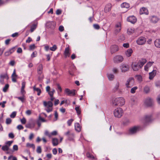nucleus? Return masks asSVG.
Instances as JSON below:
<instances>
[{
    "instance_id": "48",
    "label": "nucleus",
    "mask_w": 160,
    "mask_h": 160,
    "mask_svg": "<svg viewBox=\"0 0 160 160\" xmlns=\"http://www.w3.org/2000/svg\"><path fill=\"white\" fill-rule=\"evenodd\" d=\"M119 85V83L118 82H117L114 88V89L115 91H117L118 89Z\"/></svg>"
},
{
    "instance_id": "13",
    "label": "nucleus",
    "mask_w": 160,
    "mask_h": 160,
    "mask_svg": "<svg viewBox=\"0 0 160 160\" xmlns=\"http://www.w3.org/2000/svg\"><path fill=\"white\" fill-rule=\"evenodd\" d=\"M145 103L148 106H151L153 103V100L151 98H148L145 100Z\"/></svg>"
},
{
    "instance_id": "64",
    "label": "nucleus",
    "mask_w": 160,
    "mask_h": 160,
    "mask_svg": "<svg viewBox=\"0 0 160 160\" xmlns=\"http://www.w3.org/2000/svg\"><path fill=\"white\" fill-rule=\"evenodd\" d=\"M8 136L9 138H13L14 137V134L12 132L10 133L9 134Z\"/></svg>"
},
{
    "instance_id": "41",
    "label": "nucleus",
    "mask_w": 160,
    "mask_h": 160,
    "mask_svg": "<svg viewBox=\"0 0 160 160\" xmlns=\"http://www.w3.org/2000/svg\"><path fill=\"white\" fill-rule=\"evenodd\" d=\"M57 46L55 45H54L52 47L50 48V49L52 51H55L57 49Z\"/></svg>"
},
{
    "instance_id": "26",
    "label": "nucleus",
    "mask_w": 160,
    "mask_h": 160,
    "mask_svg": "<svg viewBox=\"0 0 160 160\" xmlns=\"http://www.w3.org/2000/svg\"><path fill=\"white\" fill-rule=\"evenodd\" d=\"M155 46L158 48H160V39H157L154 41Z\"/></svg>"
},
{
    "instance_id": "59",
    "label": "nucleus",
    "mask_w": 160,
    "mask_h": 160,
    "mask_svg": "<svg viewBox=\"0 0 160 160\" xmlns=\"http://www.w3.org/2000/svg\"><path fill=\"white\" fill-rule=\"evenodd\" d=\"M18 33L17 32H15V33L12 34V35L11 36L12 37L14 38V37H18Z\"/></svg>"
},
{
    "instance_id": "57",
    "label": "nucleus",
    "mask_w": 160,
    "mask_h": 160,
    "mask_svg": "<svg viewBox=\"0 0 160 160\" xmlns=\"http://www.w3.org/2000/svg\"><path fill=\"white\" fill-rule=\"evenodd\" d=\"M25 85H26L25 82L24 81H23L22 82L21 88H24V89L25 87Z\"/></svg>"
},
{
    "instance_id": "7",
    "label": "nucleus",
    "mask_w": 160,
    "mask_h": 160,
    "mask_svg": "<svg viewBox=\"0 0 160 160\" xmlns=\"http://www.w3.org/2000/svg\"><path fill=\"white\" fill-rule=\"evenodd\" d=\"M131 66L132 69L135 71H137L141 68L138 62H132Z\"/></svg>"
},
{
    "instance_id": "12",
    "label": "nucleus",
    "mask_w": 160,
    "mask_h": 160,
    "mask_svg": "<svg viewBox=\"0 0 160 160\" xmlns=\"http://www.w3.org/2000/svg\"><path fill=\"white\" fill-rule=\"evenodd\" d=\"M110 50L111 53L112 54L118 51V48L116 45H113L111 47Z\"/></svg>"
},
{
    "instance_id": "5",
    "label": "nucleus",
    "mask_w": 160,
    "mask_h": 160,
    "mask_svg": "<svg viewBox=\"0 0 160 160\" xmlns=\"http://www.w3.org/2000/svg\"><path fill=\"white\" fill-rule=\"evenodd\" d=\"M152 120L151 116L150 115H146L142 119V122L145 125L150 122Z\"/></svg>"
},
{
    "instance_id": "51",
    "label": "nucleus",
    "mask_w": 160,
    "mask_h": 160,
    "mask_svg": "<svg viewBox=\"0 0 160 160\" xmlns=\"http://www.w3.org/2000/svg\"><path fill=\"white\" fill-rule=\"evenodd\" d=\"M12 120L10 118H8L6 120V123L7 124H9L11 123Z\"/></svg>"
},
{
    "instance_id": "35",
    "label": "nucleus",
    "mask_w": 160,
    "mask_h": 160,
    "mask_svg": "<svg viewBox=\"0 0 160 160\" xmlns=\"http://www.w3.org/2000/svg\"><path fill=\"white\" fill-rule=\"evenodd\" d=\"M130 121L129 119L127 118H125L122 122V123L124 125H126L129 123Z\"/></svg>"
},
{
    "instance_id": "8",
    "label": "nucleus",
    "mask_w": 160,
    "mask_h": 160,
    "mask_svg": "<svg viewBox=\"0 0 160 160\" xmlns=\"http://www.w3.org/2000/svg\"><path fill=\"white\" fill-rule=\"evenodd\" d=\"M123 57L120 55L116 56L113 58L114 62L116 63L121 62L123 61Z\"/></svg>"
},
{
    "instance_id": "46",
    "label": "nucleus",
    "mask_w": 160,
    "mask_h": 160,
    "mask_svg": "<svg viewBox=\"0 0 160 160\" xmlns=\"http://www.w3.org/2000/svg\"><path fill=\"white\" fill-rule=\"evenodd\" d=\"M12 142L13 141H8L6 142V145L8 146V147L9 148V147L11 146Z\"/></svg>"
},
{
    "instance_id": "22",
    "label": "nucleus",
    "mask_w": 160,
    "mask_h": 160,
    "mask_svg": "<svg viewBox=\"0 0 160 160\" xmlns=\"http://www.w3.org/2000/svg\"><path fill=\"white\" fill-rule=\"evenodd\" d=\"M111 6L110 4L107 5L104 8L105 12H109L111 10Z\"/></svg>"
},
{
    "instance_id": "47",
    "label": "nucleus",
    "mask_w": 160,
    "mask_h": 160,
    "mask_svg": "<svg viewBox=\"0 0 160 160\" xmlns=\"http://www.w3.org/2000/svg\"><path fill=\"white\" fill-rule=\"evenodd\" d=\"M37 152L38 153H40L42 152V149L40 146H38L37 149Z\"/></svg>"
},
{
    "instance_id": "58",
    "label": "nucleus",
    "mask_w": 160,
    "mask_h": 160,
    "mask_svg": "<svg viewBox=\"0 0 160 160\" xmlns=\"http://www.w3.org/2000/svg\"><path fill=\"white\" fill-rule=\"evenodd\" d=\"M21 122L22 124H25L26 122V119L25 118H23L21 119Z\"/></svg>"
},
{
    "instance_id": "61",
    "label": "nucleus",
    "mask_w": 160,
    "mask_h": 160,
    "mask_svg": "<svg viewBox=\"0 0 160 160\" xmlns=\"http://www.w3.org/2000/svg\"><path fill=\"white\" fill-rule=\"evenodd\" d=\"M15 64V62L14 60H12L10 62H9V64L12 66H13Z\"/></svg>"
},
{
    "instance_id": "4",
    "label": "nucleus",
    "mask_w": 160,
    "mask_h": 160,
    "mask_svg": "<svg viewBox=\"0 0 160 160\" xmlns=\"http://www.w3.org/2000/svg\"><path fill=\"white\" fill-rule=\"evenodd\" d=\"M134 83V80L132 78H130L127 79L125 83L126 87L127 88H131Z\"/></svg>"
},
{
    "instance_id": "14",
    "label": "nucleus",
    "mask_w": 160,
    "mask_h": 160,
    "mask_svg": "<svg viewBox=\"0 0 160 160\" xmlns=\"http://www.w3.org/2000/svg\"><path fill=\"white\" fill-rule=\"evenodd\" d=\"M154 63V62H148L147 64L144 66V69L145 71H148V69L149 68H150L151 66L152 65L153 63Z\"/></svg>"
},
{
    "instance_id": "23",
    "label": "nucleus",
    "mask_w": 160,
    "mask_h": 160,
    "mask_svg": "<svg viewBox=\"0 0 160 160\" xmlns=\"http://www.w3.org/2000/svg\"><path fill=\"white\" fill-rule=\"evenodd\" d=\"M148 10L147 9L144 8H141L140 10V14H147Z\"/></svg>"
},
{
    "instance_id": "29",
    "label": "nucleus",
    "mask_w": 160,
    "mask_h": 160,
    "mask_svg": "<svg viewBox=\"0 0 160 160\" xmlns=\"http://www.w3.org/2000/svg\"><path fill=\"white\" fill-rule=\"evenodd\" d=\"M134 29L133 28H129L127 29V32L128 34H131L134 32Z\"/></svg>"
},
{
    "instance_id": "17",
    "label": "nucleus",
    "mask_w": 160,
    "mask_h": 160,
    "mask_svg": "<svg viewBox=\"0 0 160 160\" xmlns=\"http://www.w3.org/2000/svg\"><path fill=\"white\" fill-rule=\"evenodd\" d=\"M64 134L65 135L67 136L69 138V139L70 140H72V138H70V137L71 136L73 137L74 136V133H71L70 131L69 130H68V132L65 133Z\"/></svg>"
},
{
    "instance_id": "60",
    "label": "nucleus",
    "mask_w": 160,
    "mask_h": 160,
    "mask_svg": "<svg viewBox=\"0 0 160 160\" xmlns=\"http://www.w3.org/2000/svg\"><path fill=\"white\" fill-rule=\"evenodd\" d=\"M112 71L113 72L115 73H118V69L115 68H113Z\"/></svg>"
},
{
    "instance_id": "50",
    "label": "nucleus",
    "mask_w": 160,
    "mask_h": 160,
    "mask_svg": "<svg viewBox=\"0 0 160 160\" xmlns=\"http://www.w3.org/2000/svg\"><path fill=\"white\" fill-rule=\"evenodd\" d=\"M73 119H71L67 121V123L69 126H70L71 125V124L72 122L73 121Z\"/></svg>"
},
{
    "instance_id": "30",
    "label": "nucleus",
    "mask_w": 160,
    "mask_h": 160,
    "mask_svg": "<svg viewBox=\"0 0 160 160\" xmlns=\"http://www.w3.org/2000/svg\"><path fill=\"white\" fill-rule=\"evenodd\" d=\"M121 6L122 8H128L129 7V5L126 2H123L121 4Z\"/></svg>"
},
{
    "instance_id": "34",
    "label": "nucleus",
    "mask_w": 160,
    "mask_h": 160,
    "mask_svg": "<svg viewBox=\"0 0 160 160\" xmlns=\"http://www.w3.org/2000/svg\"><path fill=\"white\" fill-rule=\"evenodd\" d=\"M144 91L145 93H148L150 91L149 88L147 86H145L144 88Z\"/></svg>"
},
{
    "instance_id": "45",
    "label": "nucleus",
    "mask_w": 160,
    "mask_h": 160,
    "mask_svg": "<svg viewBox=\"0 0 160 160\" xmlns=\"http://www.w3.org/2000/svg\"><path fill=\"white\" fill-rule=\"evenodd\" d=\"M7 77L8 75L6 73L4 74H1L0 75V78L4 79V78H6Z\"/></svg>"
},
{
    "instance_id": "37",
    "label": "nucleus",
    "mask_w": 160,
    "mask_h": 160,
    "mask_svg": "<svg viewBox=\"0 0 160 160\" xmlns=\"http://www.w3.org/2000/svg\"><path fill=\"white\" fill-rule=\"evenodd\" d=\"M138 87L135 86L132 88L131 90V92L132 93H134L135 92L136 90L138 89Z\"/></svg>"
},
{
    "instance_id": "10",
    "label": "nucleus",
    "mask_w": 160,
    "mask_h": 160,
    "mask_svg": "<svg viewBox=\"0 0 160 160\" xmlns=\"http://www.w3.org/2000/svg\"><path fill=\"white\" fill-rule=\"evenodd\" d=\"M127 20L128 21L134 24L136 22L137 19L134 16L132 15L128 17L127 18Z\"/></svg>"
},
{
    "instance_id": "18",
    "label": "nucleus",
    "mask_w": 160,
    "mask_h": 160,
    "mask_svg": "<svg viewBox=\"0 0 160 160\" xmlns=\"http://www.w3.org/2000/svg\"><path fill=\"white\" fill-rule=\"evenodd\" d=\"M159 19L157 17L152 16L151 18V21L153 23H156L158 22Z\"/></svg>"
},
{
    "instance_id": "1",
    "label": "nucleus",
    "mask_w": 160,
    "mask_h": 160,
    "mask_svg": "<svg viewBox=\"0 0 160 160\" xmlns=\"http://www.w3.org/2000/svg\"><path fill=\"white\" fill-rule=\"evenodd\" d=\"M125 103V100L122 97H119L116 98L112 101L113 106H122L124 105Z\"/></svg>"
},
{
    "instance_id": "2",
    "label": "nucleus",
    "mask_w": 160,
    "mask_h": 160,
    "mask_svg": "<svg viewBox=\"0 0 160 160\" xmlns=\"http://www.w3.org/2000/svg\"><path fill=\"white\" fill-rule=\"evenodd\" d=\"M113 113L115 117L120 118L123 115V111L121 108H118L114 110Z\"/></svg>"
},
{
    "instance_id": "54",
    "label": "nucleus",
    "mask_w": 160,
    "mask_h": 160,
    "mask_svg": "<svg viewBox=\"0 0 160 160\" xmlns=\"http://www.w3.org/2000/svg\"><path fill=\"white\" fill-rule=\"evenodd\" d=\"M16 115V112H13L10 115V117L11 118H13L15 117Z\"/></svg>"
},
{
    "instance_id": "63",
    "label": "nucleus",
    "mask_w": 160,
    "mask_h": 160,
    "mask_svg": "<svg viewBox=\"0 0 160 160\" xmlns=\"http://www.w3.org/2000/svg\"><path fill=\"white\" fill-rule=\"evenodd\" d=\"M121 29V28L116 29L115 30V31H114L115 33V34H117L118 33V32H120Z\"/></svg>"
},
{
    "instance_id": "27",
    "label": "nucleus",
    "mask_w": 160,
    "mask_h": 160,
    "mask_svg": "<svg viewBox=\"0 0 160 160\" xmlns=\"http://www.w3.org/2000/svg\"><path fill=\"white\" fill-rule=\"evenodd\" d=\"M75 128L76 130L78 132H80L81 130L80 124L78 123H77L75 124Z\"/></svg>"
},
{
    "instance_id": "20",
    "label": "nucleus",
    "mask_w": 160,
    "mask_h": 160,
    "mask_svg": "<svg viewBox=\"0 0 160 160\" xmlns=\"http://www.w3.org/2000/svg\"><path fill=\"white\" fill-rule=\"evenodd\" d=\"M52 142L53 146H56L58 144V140L57 138H53Z\"/></svg>"
},
{
    "instance_id": "28",
    "label": "nucleus",
    "mask_w": 160,
    "mask_h": 160,
    "mask_svg": "<svg viewBox=\"0 0 160 160\" xmlns=\"http://www.w3.org/2000/svg\"><path fill=\"white\" fill-rule=\"evenodd\" d=\"M33 90L35 91H36L37 92V95L38 96H39L41 92V90L40 89L38 88H37L35 86H34L33 88Z\"/></svg>"
},
{
    "instance_id": "49",
    "label": "nucleus",
    "mask_w": 160,
    "mask_h": 160,
    "mask_svg": "<svg viewBox=\"0 0 160 160\" xmlns=\"http://www.w3.org/2000/svg\"><path fill=\"white\" fill-rule=\"evenodd\" d=\"M93 27L95 29L97 30L99 29L100 28L98 24H94Z\"/></svg>"
},
{
    "instance_id": "40",
    "label": "nucleus",
    "mask_w": 160,
    "mask_h": 160,
    "mask_svg": "<svg viewBox=\"0 0 160 160\" xmlns=\"http://www.w3.org/2000/svg\"><path fill=\"white\" fill-rule=\"evenodd\" d=\"M75 110H76L78 115H79L81 113V110L80 109L79 107H77L75 108Z\"/></svg>"
},
{
    "instance_id": "31",
    "label": "nucleus",
    "mask_w": 160,
    "mask_h": 160,
    "mask_svg": "<svg viewBox=\"0 0 160 160\" xmlns=\"http://www.w3.org/2000/svg\"><path fill=\"white\" fill-rule=\"evenodd\" d=\"M107 77L108 78V79L110 81L112 80L114 78V76L112 74H108Z\"/></svg>"
},
{
    "instance_id": "36",
    "label": "nucleus",
    "mask_w": 160,
    "mask_h": 160,
    "mask_svg": "<svg viewBox=\"0 0 160 160\" xmlns=\"http://www.w3.org/2000/svg\"><path fill=\"white\" fill-rule=\"evenodd\" d=\"M2 149L4 151H8L9 150V148L8 146L5 145L2 146Z\"/></svg>"
},
{
    "instance_id": "38",
    "label": "nucleus",
    "mask_w": 160,
    "mask_h": 160,
    "mask_svg": "<svg viewBox=\"0 0 160 160\" xmlns=\"http://www.w3.org/2000/svg\"><path fill=\"white\" fill-rule=\"evenodd\" d=\"M86 156L88 158H90L92 159H94V156L93 155L91 154L89 152H87L86 153Z\"/></svg>"
},
{
    "instance_id": "44",
    "label": "nucleus",
    "mask_w": 160,
    "mask_h": 160,
    "mask_svg": "<svg viewBox=\"0 0 160 160\" xmlns=\"http://www.w3.org/2000/svg\"><path fill=\"white\" fill-rule=\"evenodd\" d=\"M55 92V90L54 89H52L51 91L49 92L48 94L49 96H52V95H53L54 93Z\"/></svg>"
},
{
    "instance_id": "25",
    "label": "nucleus",
    "mask_w": 160,
    "mask_h": 160,
    "mask_svg": "<svg viewBox=\"0 0 160 160\" xmlns=\"http://www.w3.org/2000/svg\"><path fill=\"white\" fill-rule=\"evenodd\" d=\"M35 123L33 122L29 123L26 125V127L28 128H33L35 126Z\"/></svg>"
},
{
    "instance_id": "42",
    "label": "nucleus",
    "mask_w": 160,
    "mask_h": 160,
    "mask_svg": "<svg viewBox=\"0 0 160 160\" xmlns=\"http://www.w3.org/2000/svg\"><path fill=\"white\" fill-rule=\"evenodd\" d=\"M9 85L8 84H6L4 87L3 88V91L5 92L7 91V90L9 88Z\"/></svg>"
},
{
    "instance_id": "3",
    "label": "nucleus",
    "mask_w": 160,
    "mask_h": 160,
    "mask_svg": "<svg viewBox=\"0 0 160 160\" xmlns=\"http://www.w3.org/2000/svg\"><path fill=\"white\" fill-rule=\"evenodd\" d=\"M141 129L142 128L140 126H135L129 129V133L131 134H134Z\"/></svg>"
},
{
    "instance_id": "15",
    "label": "nucleus",
    "mask_w": 160,
    "mask_h": 160,
    "mask_svg": "<svg viewBox=\"0 0 160 160\" xmlns=\"http://www.w3.org/2000/svg\"><path fill=\"white\" fill-rule=\"evenodd\" d=\"M43 104L44 106L47 107L52 108L53 106V103L50 101H49L47 102L46 101H44L43 102Z\"/></svg>"
},
{
    "instance_id": "11",
    "label": "nucleus",
    "mask_w": 160,
    "mask_h": 160,
    "mask_svg": "<svg viewBox=\"0 0 160 160\" xmlns=\"http://www.w3.org/2000/svg\"><path fill=\"white\" fill-rule=\"evenodd\" d=\"M120 68L122 72H125L129 70V67L128 64H124L121 65Z\"/></svg>"
},
{
    "instance_id": "19",
    "label": "nucleus",
    "mask_w": 160,
    "mask_h": 160,
    "mask_svg": "<svg viewBox=\"0 0 160 160\" xmlns=\"http://www.w3.org/2000/svg\"><path fill=\"white\" fill-rule=\"evenodd\" d=\"M132 53V49H128L125 52L126 56L128 57H129L131 56Z\"/></svg>"
},
{
    "instance_id": "16",
    "label": "nucleus",
    "mask_w": 160,
    "mask_h": 160,
    "mask_svg": "<svg viewBox=\"0 0 160 160\" xmlns=\"http://www.w3.org/2000/svg\"><path fill=\"white\" fill-rule=\"evenodd\" d=\"M156 70H153L152 72L149 73V78L151 80L153 78L156 74Z\"/></svg>"
},
{
    "instance_id": "62",
    "label": "nucleus",
    "mask_w": 160,
    "mask_h": 160,
    "mask_svg": "<svg viewBox=\"0 0 160 160\" xmlns=\"http://www.w3.org/2000/svg\"><path fill=\"white\" fill-rule=\"evenodd\" d=\"M53 154L54 155H56L57 153V150L56 148H54L52 150Z\"/></svg>"
},
{
    "instance_id": "43",
    "label": "nucleus",
    "mask_w": 160,
    "mask_h": 160,
    "mask_svg": "<svg viewBox=\"0 0 160 160\" xmlns=\"http://www.w3.org/2000/svg\"><path fill=\"white\" fill-rule=\"evenodd\" d=\"M17 98L19 100H20L22 102H24V100H25L24 95H22L21 97H18Z\"/></svg>"
},
{
    "instance_id": "9",
    "label": "nucleus",
    "mask_w": 160,
    "mask_h": 160,
    "mask_svg": "<svg viewBox=\"0 0 160 160\" xmlns=\"http://www.w3.org/2000/svg\"><path fill=\"white\" fill-rule=\"evenodd\" d=\"M75 90L73 89L70 90L68 88H66L65 89V92L68 96H74L75 95Z\"/></svg>"
},
{
    "instance_id": "55",
    "label": "nucleus",
    "mask_w": 160,
    "mask_h": 160,
    "mask_svg": "<svg viewBox=\"0 0 160 160\" xmlns=\"http://www.w3.org/2000/svg\"><path fill=\"white\" fill-rule=\"evenodd\" d=\"M45 110L48 112H49L52 111V108L51 107H47V108Z\"/></svg>"
},
{
    "instance_id": "33",
    "label": "nucleus",
    "mask_w": 160,
    "mask_h": 160,
    "mask_svg": "<svg viewBox=\"0 0 160 160\" xmlns=\"http://www.w3.org/2000/svg\"><path fill=\"white\" fill-rule=\"evenodd\" d=\"M136 78H137V79L138 80L139 82H141L142 80V77L140 75H136L135 76Z\"/></svg>"
},
{
    "instance_id": "6",
    "label": "nucleus",
    "mask_w": 160,
    "mask_h": 160,
    "mask_svg": "<svg viewBox=\"0 0 160 160\" xmlns=\"http://www.w3.org/2000/svg\"><path fill=\"white\" fill-rule=\"evenodd\" d=\"M146 41V38L143 37H140L136 41V42L138 45H142L145 44Z\"/></svg>"
},
{
    "instance_id": "52",
    "label": "nucleus",
    "mask_w": 160,
    "mask_h": 160,
    "mask_svg": "<svg viewBox=\"0 0 160 160\" xmlns=\"http://www.w3.org/2000/svg\"><path fill=\"white\" fill-rule=\"evenodd\" d=\"M35 44H33L32 45H31L29 46V50H33L35 49Z\"/></svg>"
},
{
    "instance_id": "53",
    "label": "nucleus",
    "mask_w": 160,
    "mask_h": 160,
    "mask_svg": "<svg viewBox=\"0 0 160 160\" xmlns=\"http://www.w3.org/2000/svg\"><path fill=\"white\" fill-rule=\"evenodd\" d=\"M42 64H40L38 68V71H42Z\"/></svg>"
},
{
    "instance_id": "56",
    "label": "nucleus",
    "mask_w": 160,
    "mask_h": 160,
    "mask_svg": "<svg viewBox=\"0 0 160 160\" xmlns=\"http://www.w3.org/2000/svg\"><path fill=\"white\" fill-rule=\"evenodd\" d=\"M6 103V101H3L2 102H0V105L1 106L2 108H4L5 107V104Z\"/></svg>"
},
{
    "instance_id": "21",
    "label": "nucleus",
    "mask_w": 160,
    "mask_h": 160,
    "mask_svg": "<svg viewBox=\"0 0 160 160\" xmlns=\"http://www.w3.org/2000/svg\"><path fill=\"white\" fill-rule=\"evenodd\" d=\"M64 55L66 57L69 56L70 53L69 52V49L68 47L65 48L64 52Z\"/></svg>"
},
{
    "instance_id": "32",
    "label": "nucleus",
    "mask_w": 160,
    "mask_h": 160,
    "mask_svg": "<svg viewBox=\"0 0 160 160\" xmlns=\"http://www.w3.org/2000/svg\"><path fill=\"white\" fill-rule=\"evenodd\" d=\"M37 27V25L36 24H33L31 27V29L30 31L31 32H32L36 29Z\"/></svg>"
},
{
    "instance_id": "24",
    "label": "nucleus",
    "mask_w": 160,
    "mask_h": 160,
    "mask_svg": "<svg viewBox=\"0 0 160 160\" xmlns=\"http://www.w3.org/2000/svg\"><path fill=\"white\" fill-rule=\"evenodd\" d=\"M146 60L145 59H142L141 61H139L138 62L139 63V65L142 68L143 65L146 63Z\"/></svg>"
},
{
    "instance_id": "39",
    "label": "nucleus",
    "mask_w": 160,
    "mask_h": 160,
    "mask_svg": "<svg viewBox=\"0 0 160 160\" xmlns=\"http://www.w3.org/2000/svg\"><path fill=\"white\" fill-rule=\"evenodd\" d=\"M26 146L27 147H32L34 149L35 148V146L33 144H30V143H28L26 144Z\"/></svg>"
}]
</instances>
